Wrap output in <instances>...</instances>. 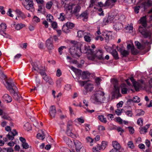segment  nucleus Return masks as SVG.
<instances>
[{
  "label": "nucleus",
  "instance_id": "ddd939ff",
  "mask_svg": "<svg viewBox=\"0 0 152 152\" xmlns=\"http://www.w3.org/2000/svg\"><path fill=\"white\" fill-rule=\"evenodd\" d=\"M18 134L17 132L15 129H13L12 131L10 132L9 134L7 135V137L10 140H13L14 139V137Z\"/></svg>",
  "mask_w": 152,
  "mask_h": 152
},
{
  "label": "nucleus",
  "instance_id": "412c9836",
  "mask_svg": "<svg viewBox=\"0 0 152 152\" xmlns=\"http://www.w3.org/2000/svg\"><path fill=\"white\" fill-rule=\"evenodd\" d=\"M40 132L37 134V137L39 139L43 140L45 138V133L43 130H41Z\"/></svg>",
  "mask_w": 152,
  "mask_h": 152
},
{
  "label": "nucleus",
  "instance_id": "09e8293b",
  "mask_svg": "<svg viewBox=\"0 0 152 152\" xmlns=\"http://www.w3.org/2000/svg\"><path fill=\"white\" fill-rule=\"evenodd\" d=\"M135 45L137 46V48L139 49H143V47L141 45L140 43L138 41L135 42Z\"/></svg>",
  "mask_w": 152,
  "mask_h": 152
},
{
  "label": "nucleus",
  "instance_id": "c03bdc74",
  "mask_svg": "<svg viewBox=\"0 0 152 152\" xmlns=\"http://www.w3.org/2000/svg\"><path fill=\"white\" fill-rule=\"evenodd\" d=\"M47 20L50 22H52L53 20V16L50 14L46 16Z\"/></svg>",
  "mask_w": 152,
  "mask_h": 152
},
{
  "label": "nucleus",
  "instance_id": "6e6d98bb",
  "mask_svg": "<svg viewBox=\"0 0 152 152\" xmlns=\"http://www.w3.org/2000/svg\"><path fill=\"white\" fill-rule=\"evenodd\" d=\"M115 112L117 115H121L122 112V109H118L117 108L115 110Z\"/></svg>",
  "mask_w": 152,
  "mask_h": 152
},
{
  "label": "nucleus",
  "instance_id": "de8ad7c7",
  "mask_svg": "<svg viewBox=\"0 0 152 152\" xmlns=\"http://www.w3.org/2000/svg\"><path fill=\"white\" fill-rule=\"evenodd\" d=\"M86 34V33L84 32V31L82 30H80L77 32L78 36L80 37H81L83 36H84Z\"/></svg>",
  "mask_w": 152,
  "mask_h": 152
},
{
  "label": "nucleus",
  "instance_id": "b1692460",
  "mask_svg": "<svg viewBox=\"0 0 152 152\" xmlns=\"http://www.w3.org/2000/svg\"><path fill=\"white\" fill-rule=\"evenodd\" d=\"M112 145L114 149L120 150L121 148V146L119 143L117 141H113L112 142Z\"/></svg>",
  "mask_w": 152,
  "mask_h": 152
},
{
  "label": "nucleus",
  "instance_id": "603ef678",
  "mask_svg": "<svg viewBox=\"0 0 152 152\" xmlns=\"http://www.w3.org/2000/svg\"><path fill=\"white\" fill-rule=\"evenodd\" d=\"M106 143L105 142L102 141L101 145H99V146L100 147L102 150H104L106 146Z\"/></svg>",
  "mask_w": 152,
  "mask_h": 152
},
{
  "label": "nucleus",
  "instance_id": "7c9ffc66",
  "mask_svg": "<svg viewBox=\"0 0 152 152\" xmlns=\"http://www.w3.org/2000/svg\"><path fill=\"white\" fill-rule=\"evenodd\" d=\"M126 85L124 84H123L121 85L120 87L121 89V93L122 94H125L127 93V89L126 88Z\"/></svg>",
  "mask_w": 152,
  "mask_h": 152
},
{
  "label": "nucleus",
  "instance_id": "13d9d810",
  "mask_svg": "<svg viewBox=\"0 0 152 152\" xmlns=\"http://www.w3.org/2000/svg\"><path fill=\"white\" fill-rule=\"evenodd\" d=\"M110 23L107 17L105 18L103 20L102 24L103 25H106Z\"/></svg>",
  "mask_w": 152,
  "mask_h": 152
},
{
  "label": "nucleus",
  "instance_id": "774afa93",
  "mask_svg": "<svg viewBox=\"0 0 152 152\" xmlns=\"http://www.w3.org/2000/svg\"><path fill=\"white\" fill-rule=\"evenodd\" d=\"M66 48V47L65 46H61L58 48V52L59 53L60 55H61L62 54V50H63L64 48Z\"/></svg>",
  "mask_w": 152,
  "mask_h": 152
},
{
  "label": "nucleus",
  "instance_id": "c9c22d12",
  "mask_svg": "<svg viewBox=\"0 0 152 152\" xmlns=\"http://www.w3.org/2000/svg\"><path fill=\"white\" fill-rule=\"evenodd\" d=\"M24 128L25 130L27 131L31 130V125L28 122L24 124Z\"/></svg>",
  "mask_w": 152,
  "mask_h": 152
},
{
  "label": "nucleus",
  "instance_id": "7ed1b4c3",
  "mask_svg": "<svg viewBox=\"0 0 152 152\" xmlns=\"http://www.w3.org/2000/svg\"><path fill=\"white\" fill-rule=\"evenodd\" d=\"M91 101L94 104H100L104 103L105 99L104 93L101 91H96L92 95Z\"/></svg>",
  "mask_w": 152,
  "mask_h": 152
},
{
  "label": "nucleus",
  "instance_id": "4be33fe9",
  "mask_svg": "<svg viewBox=\"0 0 152 152\" xmlns=\"http://www.w3.org/2000/svg\"><path fill=\"white\" fill-rule=\"evenodd\" d=\"M117 49L118 51L121 52V54L124 57H126L129 55V52L127 50H122L119 47H118Z\"/></svg>",
  "mask_w": 152,
  "mask_h": 152
},
{
  "label": "nucleus",
  "instance_id": "e433bc0d",
  "mask_svg": "<svg viewBox=\"0 0 152 152\" xmlns=\"http://www.w3.org/2000/svg\"><path fill=\"white\" fill-rule=\"evenodd\" d=\"M62 29L63 31L66 33H69L70 31V29L66 25H63Z\"/></svg>",
  "mask_w": 152,
  "mask_h": 152
},
{
  "label": "nucleus",
  "instance_id": "0eeeda50",
  "mask_svg": "<svg viewBox=\"0 0 152 152\" xmlns=\"http://www.w3.org/2000/svg\"><path fill=\"white\" fill-rule=\"evenodd\" d=\"M6 87L10 93L14 92V90L16 89H17L16 86L13 82L7 81L6 82Z\"/></svg>",
  "mask_w": 152,
  "mask_h": 152
},
{
  "label": "nucleus",
  "instance_id": "9b49d317",
  "mask_svg": "<svg viewBox=\"0 0 152 152\" xmlns=\"http://www.w3.org/2000/svg\"><path fill=\"white\" fill-rule=\"evenodd\" d=\"M102 35L105 38L106 42H107L109 40L110 37L112 35V33L110 31H103L102 33Z\"/></svg>",
  "mask_w": 152,
  "mask_h": 152
},
{
  "label": "nucleus",
  "instance_id": "5fc2aeb1",
  "mask_svg": "<svg viewBox=\"0 0 152 152\" xmlns=\"http://www.w3.org/2000/svg\"><path fill=\"white\" fill-rule=\"evenodd\" d=\"M95 83L97 85H99L100 84V82L102 81V79L100 78L96 77L95 79Z\"/></svg>",
  "mask_w": 152,
  "mask_h": 152
},
{
  "label": "nucleus",
  "instance_id": "2f4dec72",
  "mask_svg": "<svg viewBox=\"0 0 152 152\" xmlns=\"http://www.w3.org/2000/svg\"><path fill=\"white\" fill-rule=\"evenodd\" d=\"M7 28L6 24L2 23L0 25V34L5 31Z\"/></svg>",
  "mask_w": 152,
  "mask_h": 152
},
{
  "label": "nucleus",
  "instance_id": "338daca9",
  "mask_svg": "<svg viewBox=\"0 0 152 152\" xmlns=\"http://www.w3.org/2000/svg\"><path fill=\"white\" fill-rule=\"evenodd\" d=\"M22 145L23 148L26 149L28 148L29 147V145L26 142L23 143H22Z\"/></svg>",
  "mask_w": 152,
  "mask_h": 152
},
{
  "label": "nucleus",
  "instance_id": "1a4fd4ad",
  "mask_svg": "<svg viewBox=\"0 0 152 152\" xmlns=\"http://www.w3.org/2000/svg\"><path fill=\"white\" fill-rule=\"evenodd\" d=\"M31 65L33 67V68L32 69V71L35 70L37 71L38 72H39L40 74L42 77L46 75L43 70H42L38 68L37 65L36 63L32 62L31 63Z\"/></svg>",
  "mask_w": 152,
  "mask_h": 152
},
{
  "label": "nucleus",
  "instance_id": "49530a36",
  "mask_svg": "<svg viewBox=\"0 0 152 152\" xmlns=\"http://www.w3.org/2000/svg\"><path fill=\"white\" fill-rule=\"evenodd\" d=\"M70 29L72 28L74 26V25L72 23L70 22H67L65 24Z\"/></svg>",
  "mask_w": 152,
  "mask_h": 152
},
{
  "label": "nucleus",
  "instance_id": "5701e85b",
  "mask_svg": "<svg viewBox=\"0 0 152 152\" xmlns=\"http://www.w3.org/2000/svg\"><path fill=\"white\" fill-rule=\"evenodd\" d=\"M3 99L7 102H10L12 101V97L7 94H4L3 96Z\"/></svg>",
  "mask_w": 152,
  "mask_h": 152
},
{
  "label": "nucleus",
  "instance_id": "bf43d9fd",
  "mask_svg": "<svg viewBox=\"0 0 152 152\" xmlns=\"http://www.w3.org/2000/svg\"><path fill=\"white\" fill-rule=\"evenodd\" d=\"M62 81V79L60 78L58 79L56 82V86L58 87H60L61 86V83Z\"/></svg>",
  "mask_w": 152,
  "mask_h": 152
},
{
  "label": "nucleus",
  "instance_id": "f3484780",
  "mask_svg": "<svg viewBox=\"0 0 152 152\" xmlns=\"http://www.w3.org/2000/svg\"><path fill=\"white\" fill-rule=\"evenodd\" d=\"M56 113V107L54 106H52L49 109V114L52 117H54Z\"/></svg>",
  "mask_w": 152,
  "mask_h": 152
},
{
  "label": "nucleus",
  "instance_id": "423d86ee",
  "mask_svg": "<svg viewBox=\"0 0 152 152\" xmlns=\"http://www.w3.org/2000/svg\"><path fill=\"white\" fill-rule=\"evenodd\" d=\"M145 26L142 25L140 26L139 28V31L145 37H150L151 36V33L150 31L146 30Z\"/></svg>",
  "mask_w": 152,
  "mask_h": 152
},
{
  "label": "nucleus",
  "instance_id": "2eb2a0df",
  "mask_svg": "<svg viewBox=\"0 0 152 152\" xmlns=\"http://www.w3.org/2000/svg\"><path fill=\"white\" fill-rule=\"evenodd\" d=\"M74 142L75 145L76 151L77 152L80 151L82 148V145L80 142L77 140H74Z\"/></svg>",
  "mask_w": 152,
  "mask_h": 152
},
{
  "label": "nucleus",
  "instance_id": "c85d7f7f",
  "mask_svg": "<svg viewBox=\"0 0 152 152\" xmlns=\"http://www.w3.org/2000/svg\"><path fill=\"white\" fill-rule=\"evenodd\" d=\"M90 73L88 71L83 72L81 75V77L83 79L88 78L90 75Z\"/></svg>",
  "mask_w": 152,
  "mask_h": 152
},
{
  "label": "nucleus",
  "instance_id": "58836bf2",
  "mask_svg": "<svg viewBox=\"0 0 152 152\" xmlns=\"http://www.w3.org/2000/svg\"><path fill=\"white\" fill-rule=\"evenodd\" d=\"M137 114H136V116H140L141 115H143L144 114V112L141 109H138L137 110Z\"/></svg>",
  "mask_w": 152,
  "mask_h": 152
},
{
  "label": "nucleus",
  "instance_id": "f03ea898",
  "mask_svg": "<svg viewBox=\"0 0 152 152\" xmlns=\"http://www.w3.org/2000/svg\"><path fill=\"white\" fill-rule=\"evenodd\" d=\"M69 52L72 56L77 58L80 57L81 55V49L80 47V44L75 41H71L70 42Z\"/></svg>",
  "mask_w": 152,
  "mask_h": 152
},
{
  "label": "nucleus",
  "instance_id": "cd10ccee",
  "mask_svg": "<svg viewBox=\"0 0 152 152\" xmlns=\"http://www.w3.org/2000/svg\"><path fill=\"white\" fill-rule=\"evenodd\" d=\"M64 140L66 144L69 146H71L73 144L72 142L68 137H64Z\"/></svg>",
  "mask_w": 152,
  "mask_h": 152
},
{
  "label": "nucleus",
  "instance_id": "aec40b11",
  "mask_svg": "<svg viewBox=\"0 0 152 152\" xmlns=\"http://www.w3.org/2000/svg\"><path fill=\"white\" fill-rule=\"evenodd\" d=\"M142 81L140 82H135L133 84V86H134L136 91H138L139 89L142 87Z\"/></svg>",
  "mask_w": 152,
  "mask_h": 152
},
{
  "label": "nucleus",
  "instance_id": "3c124183",
  "mask_svg": "<svg viewBox=\"0 0 152 152\" xmlns=\"http://www.w3.org/2000/svg\"><path fill=\"white\" fill-rule=\"evenodd\" d=\"M138 4L139 5L138 6H136L134 7V11L136 13H137L139 12L140 8V7L142 8L141 7V4L139 3V1L138 2ZM142 8H143L142 7Z\"/></svg>",
  "mask_w": 152,
  "mask_h": 152
},
{
  "label": "nucleus",
  "instance_id": "864d4df0",
  "mask_svg": "<svg viewBox=\"0 0 152 152\" xmlns=\"http://www.w3.org/2000/svg\"><path fill=\"white\" fill-rule=\"evenodd\" d=\"M127 145L129 148L131 149H133L134 148L133 143L132 141H129L128 142Z\"/></svg>",
  "mask_w": 152,
  "mask_h": 152
},
{
  "label": "nucleus",
  "instance_id": "f704fd0d",
  "mask_svg": "<svg viewBox=\"0 0 152 152\" xmlns=\"http://www.w3.org/2000/svg\"><path fill=\"white\" fill-rule=\"evenodd\" d=\"M98 119L102 122L106 123L107 122V121L106 118L104 117L103 115H99L98 116Z\"/></svg>",
  "mask_w": 152,
  "mask_h": 152
},
{
  "label": "nucleus",
  "instance_id": "f257e3e1",
  "mask_svg": "<svg viewBox=\"0 0 152 152\" xmlns=\"http://www.w3.org/2000/svg\"><path fill=\"white\" fill-rule=\"evenodd\" d=\"M83 53L88 54V58L92 61L94 60L96 58L100 60L104 59L102 56L103 51L102 50H99L94 51L93 50L90 48V47L88 46H85L84 50Z\"/></svg>",
  "mask_w": 152,
  "mask_h": 152
},
{
  "label": "nucleus",
  "instance_id": "39448f33",
  "mask_svg": "<svg viewBox=\"0 0 152 152\" xmlns=\"http://www.w3.org/2000/svg\"><path fill=\"white\" fill-rule=\"evenodd\" d=\"M73 125L72 122L71 121H69L67 124L66 134L68 136H71L72 138H75L76 137V135L71 132Z\"/></svg>",
  "mask_w": 152,
  "mask_h": 152
},
{
  "label": "nucleus",
  "instance_id": "72a5a7b5",
  "mask_svg": "<svg viewBox=\"0 0 152 152\" xmlns=\"http://www.w3.org/2000/svg\"><path fill=\"white\" fill-rule=\"evenodd\" d=\"M130 101L132 102H134L139 103L140 102V99L137 96H135L133 97V99H130Z\"/></svg>",
  "mask_w": 152,
  "mask_h": 152
},
{
  "label": "nucleus",
  "instance_id": "0e129e2a",
  "mask_svg": "<svg viewBox=\"0 0 152 152\" xmlns=\"http://www.w3.org/2000/svg\"><path fill=\"white\" fill-rule=\"evenodd\" d=\"M51 26L53 29L56 28L57 27V23L56 22L54 21L52 23Z\"/></svg>",
  "mask_w": 152,
  "mask_h": 152
},
{
  "label": "nucleus",
  "instance_id": "4468645a",
  "mask_svg": "<svg viewBox=\"0 0 152 152\" xmlns=\"http://www.w3.org/2000/svg\"><path fill=\"white\" fill-rule=\"evenodd\" d=\"M116 1V0H107L104 4V7L111 8Z\"/></svg>",
  "mask_w": 152,
  "mask_h": 152
},
{
  "label": "nucleus",
  "instance_id": "393cba45",
  "mask_svg": "<svg viewBox=\"0 0 152 152\" xmlns=\"http://www.w3.org/2000/svg\"><path fill=\"white\" fill-rule=\"evenodd\" d=\"M122 26L121 23H116L113 25V28L116 31H118L121 28Z\"/></svg>",
  "mask_w": 152,
  "mask_h": 152
},
{
  "label": "nucleus",
  "instance_id": "8fccbe9b",
  "mask_svg": "<svg viewBox=\"0 0 152 152\" xmlns=\"http://www.w3.org/2000/svg\"><path fill=\"white\" fill-rule=\"evenodd\" d=\"M125 114L129 117H132L133 115L132 112V110H128L124 112Z\"/></svg>",
  "mask_w": 152,
  "mask_h": 152
},
{
  "label": "nucleus",
  "instance_id": "4d7b16f0",
  "mask_svg": "<svg viewBox=\"0 0 152 152\" xmlns=\"http://www.w3.org/2000/svg\"><path fill=\"white\" fill-rule=\"evenodd\" d=\"M131 50L132 54L134 55L137 54L138 53V50L135 49L134 47H132V49Z\"/></svg>",
  "mask_w": 152,
  "mask_h": 152
},
{
  "label": "nucleus",
  "instance_id": "6ab92c4d",
  "mask_svg": "<svg viewBox=\"0 0 152 152\" xmlns=\"http://www.w3.org/2000/svg\"><path fill=\"white\" fill-rule=\"evenodd\" d=\"M42 78L47 83H48L50 85H53V84L54 83L52 79L50 77L48 76L47 75H46L43 77Z\"/></svg>",
  "mask_w": 152,
  "mask_h": 152
},
{
  "label": "nucleus",
  "instance_id": "a18cd8bd",
  "mask_svg": "<svg viewBox=\"0 0 152 152\" xmlns=\"http://www.w3.org/2000/svg\"><path fill=\"white\" fill-rule=\"evenodd\" d=\"M58 18L60 21H63L65 19V17L64 13H60V17Z\"/></svg>",
  "mask_w": 152,
  "mask_h": 152
},
{
  "label": "nucleus",
  "instance_id": "20e7f679",
  "mask_svg": "<svg viewBox=\"0 0 152 152\" xmlns=\"http://www.w3.org/2000/svg\"><path fill=\"white\" fill-rule=\"evenodd\" d=\"M64 9L66 11H69L72 14H77L81 9V7L79 4H72L67 5H64Z\"/></svg>",
  "mask_w": 152,
  "mask_h": 152
},
{
  "label": "nucleus",
  "instance_id": "69168bd1",
  "mask_svg": "<svg viewBox=\"0 0 152 152\" xmlns=\"http://www.w3.org/2000/svg\"><path fill=\"white\" fill-rule=\"evenodd\" d=\"M107 18L110 23L113 21L115 18L114 16H109Z\"/></svg>",
  "mask_w": 152,
  "mask_h": 152
},
{
  "label": "nucleus",
  "instance_id": "473e14b6",
  "mask_svg": "<svg viewBox=\"0 0 152 152\" xmlns=\"http://www.w3.org/2000/svg\"><path fill=\"white\" fill-rule=\"evenodd\" d=\"M80 16L83 18V20L84 21H86L88 17V14L87 11H85L83 12L80 15Z\"/></svg>",
  "mask_w": 152,
  "mask_h": 152
},
{
  "label": "nucleus",
  "instance_id": "c756f323",
  "mask_svg": "<svg viewBox=\"0 0 152 152\" xmlns=\"http://www.w3.org/2000/svg\"><path fill=\"white\" fill-rule=\"evenodd\" d=\"M86 139L87 142L90 144V145H93L94 143L95 142L94 139L89 137H87Z\"/></svg>",
  "mask_w": 152,
  "mask_h": 152
},
{
  "label": "nucleus",
  "instance_id": "4c0bfd02",
  "mask_svg": "<svg viewBox=\"0 0 152 152\" xmlns=\"http://www.w3.org/2000/svg\"><path fill=\"white\" fill-rule=\"evenodd\" d=\"M111 53L113 57L116 59H117L119 58L118 53L115 50H112Z\"/></svg>",
  "mask_w": 152,
  "mask_h": 152
},
{
  "label": "nucleus",
  "instance_id": "680f3d73",
  "mask_svg": "<svg viewBox=\"0 0 152 152\" xmlns=\"http://www.w3.org/2000/svg\"><path fill=\"white\" fill-rule=\"evenodd\" d=\"M125 29L129 31L132 30L133 29V27L132 25H127L125 28Z\"/></svg>",
  "mask_w": 152,
  "mask_h": 152
},
{
  "label": "nucleus",
  "instance_id": "a211bd4d",
  "mask_svg": "<svg viewBox=\"0 0 152 152\" xmlns=\"http://www.w3.org/2000/svg\"><path fill=\"white\" fill-rule=\"evenodd\" d=\"M23 5L27 10H30L31 9L34 10V9H33L34 3H32L31 1H30L28 3L23 4Z\"/></svg>",
  "mask_w": 152,
  "mask_h": 152
},
{
  "label": "nucleus",
  "instance_id": "dca6fc26",
  "mask_svg": "<svg viewBox=\"0 0 152 152\" xmlns=\"http://www.w3.org/2000/svg\"><path fill=\"white\" fill-rule=\"evenodd\" d=\"M46 45L48 49L51 50L53 48L52 43V38H50L46 41Z\"/></svg>",
  "mask_w": 152,
  "mask_h": 152
},
{
  "label": "nucleus",
  "instance_id": "6e6552de",
  "mask_svg": "<svg viewBox=\"0 0 152 152\" xmlns=\"http://www.w3.org/2000/svg\"><path fill=\"white\" fill-rule=\"evenodd\" d=\"M139 3L141 4V7L144 10L148 7L152 6V1L151 0H147L146 1H145L144 0H140Z\"/></svg>",
  "mask_w": 152,
  "mask_h": 152
},
{
  "label": "nucleus",
  "instance_id": "f8f14e48",
  "mask_svg": "<svg viewBox=\"0 0 152 152\" xmlns=\"http://www.w3.org/2000/svg\"><path fill=\"white\" fill-rule=\"evenodd\" d=\"M85 88L86 90V91H84L83 93L86 94L87 92L91 91L94 89V87L93 84L88 83L85 86Z\"/></svg>",
  "mask_w": 152,
  "mask_h": 152
},
{
  "label": "nucleus",
  "instance_id": "9d476101",
  "mask_svg": "<svg viewBox=\"0 0 152 152\" xmlns=\"http://www.w3.org/2000/svg\"><path fill=\"white\" fill-rule=\"evenodd\" d=\"M112 81L114 84V88L115 90V93H117L118 94V97H120L121 95L120 93V88L118 86V81L116 79H113Z\"/></svg>",
  "mask_w": 152,
  "mask_h": 152
},
{
  "label": "nucleus",
  "instance_id": "ea45409f",
  "mask_svg": "<svg viewBox=\"0 0 152 152\" xmlns=\"http://www.w3.org/2000/svg\"><path fill=\"white\" fill-rule=\"evenodd\" d=\"M53 4V2L52 1H50L48 2L46 4V7L48 9H50L51 8Z\"/></svg>",
  "mask_w": 152,
  "mask_h": 152
},
{
  "label": "nucleus",
  "instance_id": "37998d69",
  "mask_svg": "<svg viewBox=\"0 0 152 152\" xmlns=\"http://www.w3.org/2000/svg\"><path fill=\"white\" fill-rule=\"evenodd\" d=\"M17 90L16 89L15 90H14V92L12 93H10L11 94H13V98L17 100H18L19 99V96L18 94L15 92V91Z\"/></svg>",
  "mask_w": 152,
  "mask_h": 152
},
{
  "label": "nucleus",
  "instance_id": "79ce46f5",
  "mask_svg": "<svg viewBox=\"0 0 152 152\" xmlns=\"http://www.w3.org/2000/svg\"><path fill=\"white\" fill-rule=\"evenodd\" d=\"M99 146V145H98L96 147H94L93 149V152H100L99 150H102Z\"/></svg>",
  "mask_w": 152,
  "mask_h": 152
},
{
  "label": "nucleus",
  "instance_id": "bb28decb",
  "mask_svg": "<svg viewBox=\"0 0 152 152\" xmlns=\"http://www.w3.org/2000/svg\"><path fill=\"white\" fill-rule=\"evenodd\" d=\"M84 39L85 41L88 42H91V35L90 33H88L86 34L84 36Z\"/></svg>",
  "mask_w": 152,
  "mask_h": 152
},
{
  "label": "nucleus",
  "instance_id": "a878e982",
  "mask_svg": "<svg viewBox=\"0 0 152 152\" xmlns=\"http://www.w3.org/2000/svg\"><path fill=\"white\" fill-rule=\"evenodd\" d=\"M140 23L142 24L143 26H146V16H144L141 18L139 20Z\"/></svg>",
  "mask_w": 152,
  "mask_h": 152
},
{
  "label": "nucleus",
  "instance_id": "052dcab7",
  "mask_svg": "<svg viewBox=\"0 0 152 152\" xmlns=\"http://www.w3.org/2000/svg\"><path fill=\"white\" fill-rule=\"evenodd\" d=\"M143 119L142 118H140L137 121V124L140 126H142L143 125Z\"/></svg>",
  "mask_w": 152,
  "mask_h": 152
},
{
  "label": "nucleus",
  "instance_id": "e2e57ef3",
  "mask_svg": "<svg viewBox=\"0 0 152 152\" xmlns=\"http://www.w3.org/2000/svg\"><path fill=\"white\" fill-rule=\"evenodd\" d=\"M23 25L22 24H17L15 26V28L17 30H19L23 27Z\"/></svg>",
  "mask_w": 152,
  "mask_h": 152
},
{
  "label": "nucleus",
  "instance_id": "a19ab883",
  "mask_svg": "<svg viewBox=\"0 0 152 152\" xmlns=\"http://www.w3.org/2000/svg\"><path fill=\"white\" fill-rule=\"evenodd\" d=\"M32 21L34 23H38L40 21V19L36 16H34L33 19Z\"/></svg>",
  "mask_w": 152,
  "mask_h": 152
}]
</instances>
